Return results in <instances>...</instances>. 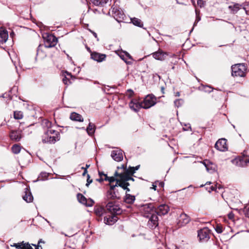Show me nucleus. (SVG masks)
Here are the masks:
<instances>
[{"label": "nucleus", "mask_w": 249, "mask_h": 249, "mask_svg": "<svg viewBox=\"0 0 249 249\" xmlns=\"http://www.w3.org/2000/svg\"><path fill=\"white\" fill-rule=\"evenodd\" d=\"M60 139V134L51 128L48 129L42 136V141L43 143H54Z\"/></svg>", "instance_id": "1"}, {"label": "nucleus", "mask_w": 249, "mask_h": 249, "mask_svg": "<svg viewBox=\"0 0 249 249\" xmlns=\"http://www.w3.org/2000/svg\"><path fill=\"white\" fill-rule=\"evenodd\" d=\"M218 188L219 189H220L221 188V187H220V185L218 186Z\"/></svg>", "instance_id": "64"}, {"label": "nucleus", "mask_w": 249, "mask_h": 249, "mask_svg": "<svg viewBox=\"0 0 249 249\" xmlns=\"http://www.w3.org/2000/svg\"><path fill=\"white\" fill-rule=\"evenodd\" d=\"M157 99L152 94L148 95L141 103V107L144 109H148L154 106L156 103Z\"/></svg>", "instance_id": "5"}, {"label": "nucleus", "mask_w": 249, "mask_h": 249, "mask_svg": "<svg viewBox=\"0 0 249 249\" xmlns=\"http://www.w3.org/2000/svg\"><path fill=\"white\" fill-rule=\"evenodd\" d=\"M183 215H184V216H186V214H185V213H182L181 215H180V216H182Z\"/></svg>", "instance_id": "61"}, {"label": "nucleus", "mask_w": 249, "mask_h": 249, "mask_svg": "<svg viewBox=\"0 0 249 249\" xmlns=\"http://www.w3.org/2000/svg\"><path fill=\"white\" fill-rule=\"evenodd\" d=\"M43 124H44L47 127L50 128L52 125V123L47 120H45L43 122Z\"/></svg>", "instance_id": "43"}, {"label": "nucleus", "mask_w": 249, "mask_h": 249, "mask_svg": "<svg viewBox=\"0 0 249 249\" xmlns=\"http://www.w3.org/2000/svg\"><path fill=\"white\" fill-rule=\"evenodd\" d=\"M227 140L222 138L219 139L215 144V148L220 151H225L228 150Z\"/></svg>", "instance_id": "11"}, {"label": "nucleus", "mask_w": 249, "mask_h": 249, "mask_svg": "<svg viewBox=\"0 0 249 249\" xmlns=\"http://www.w3.org/2000/svg\"><path fill=\"white\" fill-rule=\"evenodd\" d=\"M115 177H117L119 178H118V180H117V182H116L114 185L111 186V189H113L114 188H116V187L120 186L124 190H125L126 187L129 186V183L127 182V181L123 179V175L115 176Z\"/></svg>", "instance_id": "9"}, {"label": "nucleus", "mask_w": 249, "mask_h": 249, "mask_svg": "<svg viewBox=\"0 0 249 249\" xmlns=\"http://www.w3.org/2000/svg\"><path fill=\"white\" fill-rule=\"evenodd\" d=\"M90 1L95 6H103L107 3L108 0H90Z\"/></svg>", "instance_id": "28"}, {"label": "nucleus", "mask_w": 249, "mask_h": 249, "mask_svg": "<svg viewBox=\"0 0 249 249\" xmlns=\"http://www.w3.org/2000/svg\"><path fill=\"white\" fill-rule=\"evenodd\" d=\"M167 55L166 53L163 52L161 50H159L157 52L152 53V56L155 59L160 61L164 60Z\"/></svg>", "instance_id": "15"}, {"label": "nucleus", "mask_w": 249, "mask_h": 249, "mask_svg": "<svg viewBox=\"0 0 249 249\" xmlns=\"http://www.w3.org/2000/svg\"><path fill=\"white\" fill-rule=\"evenodd\" d=\"M198 237L201 242L208 241L210 238V231L207 228H204L198 231Z\"/></svg>", "instance_id": "10"}, {"label": "nucleus", "mask_w": 249, "mask_h": 249, "mask_svg": "<svg viewBox=\"0 0 249 249\" xmlns=\"http://www.w3.org/2000/svg\"><path fill=\"white\" fill-rule=\"evenodd\" d=\"M106 57V55L105 54H101L96 52L91 53V58L98 62L104 61Z\"/></svg>", "instance_id": "17"}, {"label": "nucleus", "mask_w": 249, "mask_h": 249, "mask_svg": "<svg viewBox=\"0 0 249 249\" xmlns=\"http://www.w3.org/2000/svg\"><path fill=\"white\" fill-rule=\"evenodd\" d=\"M129 106L130 108L135 112H138L140 108H142L141 103H135L133 101L129 103Z\"/></svg>", "instance_id": "22"}, {"label": "nucleus", "mask_w": 249, "mask_h": 249, "mask_svg": "<svg viewBox=\"0 0 249 249\" xmlns=\"http://www.w3.org/2000/svg\"><path fill=\"white\" fill-rule=\"evenodd\" d=\"M105 205H106L107 210L113 215L111 218H114L115 215L120 214L122 212V210L120 206L112 201H106Z\"/></svg>", "instance_id": "3"}, {"label": "nucleus", "mask_w": 249, "mask_h": 249, "mask_svg": "<svg viewBox=\"0 0 249 249\" xmlns=\"http://www.w3.org/2000/svg\"><path fill=\"white\" fill-rule=\"evenodd\" d=\"M211 191H215V190H216V188L215 187H213V186H212L211 187Z\"/></svg>", "instance_id": "56"}, {"label": "nucleus", "mask_w": 249, "mask_h": 249, "mask_svg": "<svg viewBox=\"0 0 249 249\" xmlns=\"http://www.w3.org/2000/svg\"><path fill=\"white\" fill-rule=\"evenodd\" d=\"M189 222V219H181L178 221H177V223L178 225V227H181L184 226L185 224Z\"/></svg>", "instance_id": "32"}, {"label": "nucleus", "mask_w": 249, "mask_h": 249, "mask_svg": "<svg viewBox=\"0 0 249 249\" xmlns=\"http://www.w3.org/2000/svg\"><path fill=\"white\" fill-rule=\"evenodd\" d=\"M77 199L78 201L83 204L85 205L86 203L87 202V199L81 194H78L77 195Z\"/></svg>", "instance_id": "31"}, {"label": "nucleus", "mask_w": 249, "mask_h": 249, "mask_svg": "<svg viewBox=\"0 0 249 249\" xmlns=\"http://www.w3.org/2000/svg\"><path fill=\"white\" fill-rule=\"evenodd\" d=\"M240 162H243L244 163V164H242V165H248L249 164V156L242 159L240 160Z\"/></svg>", "instance_id": "40"}, {"label": "nucleus", "mask_w": 249, "mask_h": 249, "mask_svg": "<svg viewBox=\"0 0 249 249\" xmlns=\"http://www.w3.org/2000/svg\"><path fill=\"white\" fill-rule=\"evenodd\" d=\"M94 211L97 216H101L105 213V209L104 206L96 205L94 207Z\"/></svg>", "instance_id": "21"}, {"label": "nucleus", "mask_w": 249, "mask_h": 249, "mask_svg": "<svg viewBox=\"0 0 249 249\" xmlns=\"http://www.w3.org/2000/svg\"><path fill=\"white\" fill-rule=\"evenodd\" d=\"M94 203V201L92 199L89 198L88 199H87V202L84 205L87 207H91L93 205Z\"/></svg>", "instance_id": "39"}, {"label": "nucleus", "mask_w": 249, "mask_h": 249, "mask_svg": "<svg viewBox=\"0 0 249 249\" xmlns=\"http://www.w3.org/2000/svg\"><path fill=\"white\" fill-rule=\"evenodd\" d=\"M183 101L181 99H177L174 101L175 105L178 107L183 103Z\"/></svg>", "instance_id": "42"}, {"label": "nucleus", "mask_w": 249, "mask_h": 249, "mask_svg": "<svg viewBox=\"0 0 249 249\" xmlns=\"http://www.w3.org/2000/svg\"><path fill=\"white\" fill-rule=\"evenodd\" d=\"M104 176L105 177L104 179L105 180L108 181L109 183V185H111V183L113 182L116 181L117 182V180H118V178H116L115 177H107V174H103Z\"/></svg>", "instance_id": "30"}, {"label": "nucleus", "mask_w": 249, "mask_h": 249, "mask_svg": "<svg viewBox=\"0 0 249 249\" xmlns=\"http://www.w3.org/2000/svg\"><path fill=\"white\" fill-rule=\"evenodd\" d=\"M112 16L118 22H124L125 15L122 9H118L116 6L111 7Z\"/></svg>", "instance_id": "8"}, {"label": "nucleus", "mask_w": 249, "mask_h": 249, "mask_svg": "<svg viewBox=\"0 0 249 249\" xmlns=\"http://www.w3.org/2000/svg\"><path fill=\"white\" fill-rule=\"evenodd\" d=\"M92 182V180L90 179V176L89 174L87 175V180L86 185L89 186V185Z\"/></svg>", "instance_id": "48"}, {"label": "nucleus", "mask_w": 249, "mask_h": 249, "mask_svg": "<svg viewBox=\"0 0 249 249\" xmlns=\"http://www.w3.org/2000/svg\"><path fill=\"white\" fill-rule=\"evenodd\" d=\"M40 243H44V241H42V239H40V240L38 241V245H36V247H37L38 246H39V248H40V249H42V247H41V246H39V244ZM38 249H39V248H38Z\"/></svg>", "instance_id": "53"}, {"label": "nucleus", "mask_w": 249, "mask_h": 249, "mask_svg": "<svg viewBox=\"0 0 249 249\" xmlns=\"http://www.w3.org/2000/svg\"><path fill=\"white\" fill-rule=\"evenodd\" d=\"M61 234H64L65 236H67V237H71L75 234V233L73 232H71L69 234H65L63 232H61Z\"/></svg>", "instance_id": "50"}, {"label": "nucleus", "mask_w": 249, "mask_h": 249, "mask_svg": "<svg viewBox=\"0 0 249 249\" xmlns=\"http://www.w3.org/2000/svg\"><path fill=\"white\" fill-rule=\"evenodd\" d=\"M247 68L244 64H237L231 67V75L234 77H244Z\"/></svg>", "instance_id": "2"}, {"label": "nucleus", "mask_w": 249, "mask_h": 249, "mask_svg": "<svg viewBox=\"0 0 249 249\" xmlns=\"http://www.w3.org/2000/svg\"><path fill=\"white\" fill-rule=\"evenodd\" d=\"M135 200V197L134 196L131 195L130 194H126L124 201L127 203L131 204L134 202Z\"/></svg>", "instance_id": "29"}, {"label": "nucleus", "mask_w": 249, "mask_h": 249, "mask_svg": "<svg viewBox=\"0 0 249 249\" xmlns=\"http://www.w3.org/2000/svg\"><path fill=\"white\" fill-rule=\"evenodd\" d=\"M117 169L118 171L115 172L114 176H130L135 173L134 167H130L126 169V166L124 164H122L121 167H118Z\"/></svg>", "instance_id": "4"}, {"label": "nucleus", "mask_w": 249, "mask_h": 249, "mask_svg": "<svg viewBox=\"0 0 249 249\" xmlns=\"http://www.w3.org/2000/svg\"><path fill=\"white\" fill-rule=\"evenodd\" d=\"M103 174H104L102 172H99V175L100 176V178H97L96 179V181H98V182H103L104 180H105L104 178H102V176H104V175H103Z\"/></svg>", "instance_id": "46"}, {"label": "nucleus", "mask_w": 249, "mask_h": 249, "mask_svg": "<svg viewBox=\"0 0 249 249\" xmlns=\"http://www.w3.org/2000/svg\"><path fill=\"white\" fill-rule=\"evenodd\" d=\"M140 167V165H138V166H136V167H134V168H135V171L136 170H138V169Z\"/></svg>", "instance_id": "57"}, {"label": "nucleus", "mask_w": 249, "mask_h": 249, "mask_svg": "<svg viewBox=\"0 0 249 249\" xmlns=\"http://www.w3.org/2000/svg\"><path fill=\"white\" fill-rule=\"evenodd\" d=\"M234 215H235L232 212H231L228 214V218H233Z\"/></svg>", "instance_id": "51"}, {"label": "nucleus", "mask_w": 249, "mask_h": 249, "mask_svg": "<svg viewBox=\"0 0 249 249\" xmlns=\"http://www.w3.org/2000/svg\"><path fill=\"white\" fill-rule=\"evenodd\" d=\"M169 210V207L165 204L161 205L156 209V212L159 216H162L166 214Z\"/></svg>", "instance_id": "16"}, {"label": "nucleus", "mask_w": 249, "mask_h": 249, "mask_svg": "<svg viewBox=\"0 0 249 249\" xmlns=\"http://www.w3.org/2000/svg\"><path fill=\"white\" fill-rule=\"evenodd\" d=\"M125 190L126 191V192L130 191V189L128 188V187H126V189H125Z\"/></svg>", "instance_id": "60"}, {"label": "nucleus", "mask_w": 249, "mask_h": 249, "mask_svg": "<svg viewBox=\"0 0 249 249\" xmlns=\"http://www.w3.org/2000/svg\"><path fill=\"white\" fill-rule=\"evenodd\" d=\"M215 230L218 233H220L222 232V231H223L222 227L219 225L216 226V227L215 228Z\"/></svg>", "instance_id": "44"}, {"label": "nucleus", "mask_w": 249, "mask_h": 249, "mask_svg": "<svg viewBox=\"0 0 249 249\" xmlns=\"http://www.w3.org/2000/svg\"><path fill=\"white\" fill-rule=\"evenodd\" d=\"M130 20L133 25L139 27H142L143 24L141 19L136 18H131Z\"/></svg>", "instance_id": "26"}, {"label": "nucleus", "mask_w": 249, "mask_h": 249, "mask_svg": "<svg viewBox=\"0 0 249 249\" xmlns=\"http://www.w3.org/2000/svg\"><path fill=\"white\" fill-rule=\"evenodd\" d=\"M43 45H39L36 50V57H38L40 59L44 58L46 56V54L43 51Z\"/></svg>", "instance_id": "23"}, {"label": "nucleus", "mask_w": 249, "mask_h": 249, "mask_svg": "<svg viewBox=\"0 0 249 249\" xmlns=\"http://www.w3.org/2000/svg\"><path fill=\"white\" fill-rule=\"evenodd\" d=\"M247 210L246 209H245V210L244 211V212L245 213V214L246 216V217H248V218H249V212H247Z\"/></svg>", "instance_id": "54"}, {"label": "nucleus", "mask_w": 249, "mask_h": 249, "mask_svg": "<svg viewBox=\"0 0 249 249\" xmlns=\"http://www.w3.org/2000/svg\"><path fill=\"white\" fill-rule=\"evenodd\" d=\"M23 117V113L20 111H15L14 112V118L17 120L21 119Z\"/></svg>", "instance_id": "34"}, {"label": "nucleus", "mask_w": 249, "mask_h": 249, "mask_svg": "<svg viewBox=\"0 0 249 249\" xmlns=\"http://www.w3.org/2000/svg\"><path fill=\"white\" fill-rule=\"evenodd\" d=\"M200 20V18L197 16L196 18V21L194 23V25H195L197 23V22H198Z\"/></svg>", "instance_id": "55"}, {"label": "nucleus", "mask_w": 249, "mask_h": 249, "mask_svg": "<svg viewBox=\"0 0 249 249\" xmlns=\"http://www.w3.org/2000/svg\"><path fill=\"white\" fill-rule=\"evenodd\" d=\"M70 119L71 120L82 122L83 121V118L82 116L76 112H72L71 114Z\"/></svg>", "instance_id": "24"}, {"label": "nucleus", "mask_w": 249, "mask_h": 249, "mask_svg": "<svg viewBox=\"0 0 249 249\" xmlns=\"http://www.w3.org/2000/svg\"><path fill=\"white\" fill-rule=\"evenodd\" d=\"M113 185H110V189L107 192L106 196L104 198V203H106V201H108L109 200H114L115 199H120L121 196L118 190H116L115 188L113 189H111V186Z\"/></svg>", "instance_id": "6"}, {"label": "nucleus", "mask_w": 249, "mask_h": 249, "mask_svg": "<svg viewBox=\"0 0 249 249\" xmlns=\"http://www.w3.org/2000/svg\"><path fill=\"white\" fill-rule=\"evenodd\" d=\"M44 39V47L50 48L54 47L57 42V38L52 34H46L43 36Z\"/></svg>", "instance_id": "7"}, {"label": "nucleus", "mask_w": 249, "mask_h": 249, "mask_svg": "<svg viewBox=\"0 0 249 249\" xmlns=\"http://www.w3.org/2000/svg\"><path fill=\"white\" fill-rule=\"evenodd\" d=\"M240 4H239L238 3L235 4L233 6L232 10L233 11L237 12L240 9ZM229 8H231L232 6H230Z\"/></svg>", "instance_id": "41"}, {"label": "nucleus", "mask_w": 249, "mask_h": 249, "mask_svg": "<svg viewBox=\"0 0 249 249\" xmlns=\"http://www.w3.org/2000/svg\"><path fill=\"white\" fill-rule=\"evenodd\" d=\"M201 163L205 166L208 172L212 173L215 171V165L209 160H206Z\"/></svg>", "instance_id": "18"}, {"label": "nucleus", "mask_w": 249, "mask_h": 249, "mask_svg": "<svg viewBox=\"0 0 249 249\" xmlns=\"http://www.w3.org/2000/svg\"><path fill=\"white\" fill-rule=\"evenodd\" d=\"M25 195L23 196V199L27 202H31L33 200V196L27 188H25Z\"/></svg>", "instance_id": "20"}, {"label": "nucleus", "mask_w": 249, "mask_h": 249, "mask_svg": "<svg viewBox=\"0 0 249 249\" xmlns=\"http://www.w3.org/2000/svg\"><path fill=\"white\" fill-rule=\"evenodd\" d=\"M123 151L120 149H116L111 152V156L116 161H121L123 159Z\"/></svg>", "instance_id": "12"}, {"label": "nucleus", "mask_w": 249, "mask_h": 249, "mask_svg": "<svg viewBox=\"0 0 249 249\" xmlns=\"http://www.w3.org/2000/svg\"><path fill=\"white\" fill-rule=\"evenodd\" d=\"M119 56L123 59L127 64H132L133 58L130 54L126 52H121L119 54Z\"/></svg>", "instance_id": "14"}, {"label": "nucleus", "mask_w": 249, "mask_h": 249, "mask_svg": "<svg viewBox=\"0 0 249 249\" xmlns=\"http://www.w3.org/2000/svg\"><path fill=\"white\" fill-rule=\"evenodd\" d=\"M49 176V174L45 172H41L39 176L38 177V180H45L47 179L48 177Z\"/></svg>", "instance_id": "35"}, {"label": "nucleus", "mask_w": 249, "mask_h": 249, "mask_svg": "<svg viewBox=\"0 0 249 249\" xmlns=\"http://www.w3.org/2000/svg\"><path fill=\"white\" fill-rule=\"evenodd\" d=\"M156 187H157V186H156V185H153V188L155 190H156Z\"/></svg>", "instance_id": "59"}, {"label": "nucleus", "mask_w": 249, "mask_h": 249, "mask_svg": "<svg viewBox=\"0 0 249 249\" xmlns=\"http://www.w3.org/2000/svg\"><path fill=\"white\" fill-rule=\"evenodd\" d=\"M9 136L11 140L15 142H19L22 137L20 130H12Z\"/></svg>", "instance_id": "13"}, {"label": "nucleus", "mask_w": 249, "mask_h": 249, "mask_svg": "<svg viewBox=\"0 0 249 249\" xmlns=\"http://www.w3.org/2000/svg\"><path fill=\"white\" fill-rule=\"evenodd\" d=\"M242 205V204L241 201L238 199H237L235 202V205H233V207H237V208H232V209H234L236 212H238V208H241Z\"/></svg>", "instance_id": "37"}, {"label": "nucleus", "mask_w": 249, "mask_h": 249, "mask_svg": "<svg viewBox=\"0 0 249 249\" xmlns=\"http://www.w3.org/2000/svg\"><path fill=\"white\" fill-rule=\"evenodd\" d=\"M180 95V93L179 92H177L176 93V96H179Z\"/></svg>", "instance_id": "58"}, {"label": "nucleus", "mask_w": 249, "mask_h": 249, "mask_svg": "<svg viewBox=\"0 0 249 249\" xmlns=\"http://www.w3.org/2000/svg\"><path fill=\"white\" fill-rule=\"evenodd\" d=\"M95 129V125L91 123H89V125L86 128V131L89 136H92L94 134Z\"/></svg>", "instance_id": "25"}, {"label": "nucleus", "mask_w": 249, "mask_h": 249, "mask_svg": "<svg viewBox=\"0 0 249 249\" xmlns=\"http://www.w3.org/2000/svg\"><path fill=\"white\" fill-rule=\"evenodd\" d=\"M89 167V165L86 164V168L82 167V169H84V171L83 173V176H85L88 172L87 169Z\"/></svg>", "instance_id": "49"}, {"label": "nucleus", "mask_w": 249, "mask_h": 249, "mask_svg": "<svg viewBox=\"0 0 249 249\" xmlns=\"http://www.w3.org/2000/svg\"><path fill=\"white\" fill-rule=\"evenodd\" d=\"M62 81L65 85H69L71 83L70 80L66 76L63 78Z\"/></svg>", "instance_id": "47"}, {"label": "nucleus", "mask_w": 249, "mask_h": 249, "mask_svg": "<svg viewBox=\"0 0 249 249\" xmlns=\"http://www.w3.org/2000/svg\"><path fill=\"white\" fill-rule=\"evenodd\" d=\"M93 35L95 37H97V34L95 33H94Z\"/></svg>", "instance_id": "62"}, {"label": "nucleus", "mask_w": 249, "mask_h": 249, "mask_svg": "<svg viewBox=\"0 0 249 249\" xmlns=\"http://www.w3.org/2000/svg\"><path fill=\"white\" fill-rule=\"evenodd\" d=\"M11 149L13 153L17 154L20 152L21 150V147L18 144H15L12 146Z\"/></svg>", "instance_id": "33"}, {"label": "nucleus", "mask_w": 249, "mask_h": 249, "mask_svg": "<svg viewBox=\"0 0 249 249\" xmlns=\"http://www.w3.org/2000/svg\"><path fill=\"white\" fill-rule=\"evenodd\" d=\"M8 38V34L7 30L4 28H0V42L3 43L6 42Z\"/></svg>", "instance_id": "19"}, {"label": "nucleus", "mask_w": 249, "mask_h": 249, "mask_svg": "<svg viewBox=\"0 0 249 249\" xmlns=\"http://www.w3.org/2000/svg\"><path fill=\"white\" fill-rule=\"evenodd\" d=\"M124 176V178L123 179L124 180H127V181L129 180H132L134 181V179L133 178L131 177L130 176H127V175H123Z\"/></svg>", "instance_id": "45"}, {"label": "nucleus", "mask_w": 249, "mask_h": 249, "mask_svg": "<svg viewBox=\"0 0 249 249\" xmlns=\"http://www.w3.org/2000/svg\"><path fill=\"white\" fill-rule=\"evenodd\" d=\"M128 91L133 92V91L131 89H128Z\"/></svg>", "instance_id": "63"}, {"label": "nucleus", "mask_w": 249, "mask_h": 249, "mask_svg": "<svg viewBox=\"0 0 249 249\" xmlns=\"http://www.w3.org/2000/svg\"><path fill=\"white\" fill-rule=\"evenodd\" d=\"M202 90H203L205 92L210 93L213 91V89L209 86H203Z\"/></svg>", "instance_id": "38"}, {"label": "nucleus", "mask_w": 249, "mask_h": 249, "mask_svg": "<svg viewBox=\"0 0 249 249\" xmlns=\"http://www.w3.org/2000/svg\"><path fill=\"white\" fill-rule=\"evenodd\" d=\"M158 219H149L147 225L151 229L155 228L158 226Z\"/></svg>", "instance_id": "27"}, {"label": "nucleus", "mask_w": 249, "mask_h": 249, "mask_svg": "<svg viewBox=\"0 0 249 249\" xmlns=\"http://www.w3.org/2000/svg\"><path fill=\"white\" fill-rule=\"evenodd\" d=\"M197 4L200 7L202 6L203 5V1L202 0H197Z\"/></svg>", "instance_id": "52"}, {"label": "nucleus", "mask_w": 249, "mask_h": 249, "mask_svg": "<svg viewBox=\"0 0 249 249\" xmlns=\"http://www.w3.org/2000/svg\"><path fill=\"white\" fill-rule=\"evenodd\" d=\"M104 223L106 225H112L117 222L116 219H103Z\"/></svg>", "instance_id": "36"}]
</instances>
